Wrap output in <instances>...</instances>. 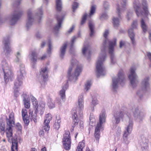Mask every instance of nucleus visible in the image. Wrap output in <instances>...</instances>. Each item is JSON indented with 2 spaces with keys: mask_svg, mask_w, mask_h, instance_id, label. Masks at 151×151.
Here are the masks:
<instances>
[{
  "mask_svg": "<svg viewBox=\"0 0 151 151\" xmlns=\"http://www.w3.org/2000/svg\"><path fill=\"white\" fill-rule=\"evenodd\" d=\"M109 34L108 30H106L104 34V36L106 38L102 45L101 47V52L99 55L96 61V67L97 76H104L106 74L105 68L104 64V62L106 58V50L107 46V43H109V51L111 55V63L113 64L115 63L114 58V46L115 45L116 42V39H114L112 41H109L107 37Z\"/></svg>",
  "mask_w": 151,
  "mask_h": 151,
  "instance_id": "f257e3e1",
  "label": "nucleus"
},
{
  "mask_svg": "<svg viewBox=\"0 0 151 151\" xmlns=\"http://www.w3.org/2000/svg\"><path fill=\"white\" fill-rule=\"evenodd\" d=\"M122 118H126V121L128 123L123 135L124 142L127 145L129 143L127 137L131 133L133 125V122L131 116H129L123 111H117L114 113L112 121L114 124H117L120 122V119Z\"/></svg>",
  "mask_w": 151,
  "mask_h": 151,
  "instance_id": "f03ea898",
  "label": "nucleus"
},
{
  "mask_svg": "<svg viewBox=\"0 0 151 151\" xmlns=\"http://www.w3.org/2000/svg\"><path fill=\"white\" fill-rule=\"evenodd\" d=\"M82 70L81 66L79 65L78 62L75 59L71 60V65L70 66L68 72V75L70 81L75 82L78 79Z\"/></svg>",
  "mask_w": 151,
  "mask_h": 151,
  "instance_id": "7ed1b4c3",
  "label": "nucleus"
},
{
  "mask_svg": "<svg viewBox=\"0 0 151 151\" xmlns=\"http://www.w3.org/2000/svg\"><path fill=\"white\" fill-rule=\"evenodd\" d=\"M6 133L8 141L11 142L12 137V127L14 125V114L12 112L9 114V117L6 118Z\"/></svg>",
  "mask_w": 151,
  "mask_h": 151,
  "instance_id": "20e7f679",
  "label": "nucleus"
},
{
  "mask_svg": "<svg viewBox=\"0 0 151 151\" xmlns=\"http://www.w3.org/2000/svg\"><path fill=\"white\" fill-rule=\"evenodd\" d=\"M78 115L77 114V111L73 110L72 111V118L75 125L78 124L79 120L78 116L82 118L83 116V110L84 108V101L83 96L81 95L79 97L78 101Z\"/></svg>",
  "mask_w": 151,
  "mask_h": 151,
  "instance_id": "39448f33",
  "label": "nucleus"
},
{
  "mask_svg": "<svg viewBox=\"0 0 151 151\" xmlns=\"http://www.w3.org/2000/svg\"><path fill=\"white\" fill-rule=\"evenodd\" d=\"M106 112L105 110H102L99 115V122H98L95 127V136L97 139H99L100 137V131L102 129L103 124L106 122Z\"/></svg>",
  "mask_w": 151,
  "mask_h": 151,
  "instance_id": "423d86ee",
  "label": "nucleus"
},
{
  "mask_svg": "<svg viewBox=\"0 0 151 151\" xmlns=\"http://www.w3.org/2000/svg\"><path fill=\"white\" fill-rule=\"evenodd\" d=\"M136 4H134V8L135 10V12L138 17H139L141 15L147 17L149 14L148 9V6L146 0H142V4L143 6V11L139 13L140 9V4L139 1Z\"/></svg>",
  "mask_w": 151,
  "mask_h": 151,
  "instance_id": "0eeeda50",
  "label": "nucleus"
},
{
  "mask_svg": "<svg viewBox=\"0 0 151 151\" xmlns=\"http://www.w3.org/2000/svg\"><path fill=\"white\" fill-rule=\"evenodd\" d=\"M25 74L24 66L23 64H21L20 66L19 70L18 72L17 79L14 82V88L18 89L22 85Z\"/></svg>",
  "mask_w": 151,
  "mask_h": 151,
  "instance_id": "6e6552de",
  "label": "nucleus"
},
{
  "mask_svg": "<svg viewBox=\"0 0 151 151\" xmlns=\"http://www.w3.org/2000/svg\"><path fill=\"white\" fill-rule=\"evenodd\" d=\"M121 4L122 5V9H120V7L118 5H117L116 6L117 12L118 14V17H114L112 19L114 27L115 28H117L119 26L120 22L121 19V18L120 16V14L122 10L125 8V6L126 5V0H122Z\"/></svg>",
  "mask_w": 151,
  "mask_h": 151,
  "instance_id": "1a4fd4ad",
  "label": "nucleus"
},
{
  "mask_svg": "<svg viewBox=\"0 0 151 151\" xmlns=\"http://www.w3.org/2000/svg\"><path fill=\"white\" fill-rule=\"evenodd\" d=\"M22 10L17 8L11 13L9 19V23L11 25H14L22 14Z\"/></svg>",
  "mask_w": 151,
  "mask_h": 151,
  "instance_id": "9d476101",
  "label": "nucleus"
},
{
  "mask_svg": "<svg viewBox=\"0 0 151 151\" xmlns=\"http://www.w3.org/2000/svg\"><path fill=\"white\" fill-rule=\"evenodd\" d=\"M135 67H132L130 70V73L128 76L131 85L133 88L136 87L139 82L137 76L135 72Z\"/></svg>",
  "mask_w": 151,
  "mask_h": 151,
  "instance_id": "9b49d317",
  "label": "nucleus"
},
{
  "mask_svg": "<svg viewBox=\"0 0 151 151\" xmlns=\"http://www.w3.org/2000/svg\"><path fill=\"white\" fill-rule=\"evenodd\" d=\"M112 89L115 91L117 88L119 83L122 85L125 82V78L122 71L119 72L118 78H114L112 79Z\"/></svg>",
  "mask_w": 151,
  "mask_h": 151,
  "instance_id": "f8f14e48",
  "label": "nucleus"
},
{
  "mask_svg": "<svg viewBox=\"0 0 151 151\" xmlns=\"http://www.w3.org/2000/svg\"><path fill=\"white\" fill-rule=\"evenodd\" d=\"M70 133L69 131L65 132L64 134L63 139V143L64 149L66 150H68L70 147L71 139Z\"/></svg>",
  "mask_w": 151,
  "mask_h": 151,
  "instance_id": "ddd939ff",
  "label": "nucleus"
},
{
  "mask_svg": "<svg viewBox=\"0 0 151 151\" xmlns=\"http://www.w3.org/2000/svg\"><path fill=\"white\" fill-rule=\"evenodd\" d=\"M30 97L34 109H35V111L38 112L39 111L41 112L43 111L44 110L45 107V103L44 102L42 103L39 107L38 103L36 99L31 95Z\"/></svg>",
  "mask_w": 151,
  "mask_h": 151,
  "instance_id": "4468645a",
  "label": "nucleus"
},
{
  "mask_svg": "<svg viewBox=\"0 0 151 151\" xmlns=\"http://www.w3.org/2000/svg\"><path fill=\"white\" fill-rule=\"evenodd\" d=\"M4 45V52L6 55H8L11 51L12 49L10 46V40L8 37H5L3 41Z\"/></svg>",
  "mask_w": 151,
  "mask_h": 151,
  "instance_id": "2eb2a0df",
  "label": "nucleus"
},
{
  "mask_svg": "<svg viewBox=\"0 0 151 151\" xmlns=\"http://www.w3.org/2000/svg\"><path fill=\"white\" fill-rule=\"evenodd\" d=\"M149 80V77H146L142 80L141 83V88L143 91H146L150 88Z\"/></svg>",
  "mask_w": 151,
  "mask_h": 151,
  "instance_id": "dca6fc26",
  "label": "nucleus"
},
{
  "mask_svg": "<svg viewBox=\"0 0 151 151\" xmlns=\"http://www.w3.org/2000/svg\"><path fill=\"white\" fill-rule=\"evenodd\" d=\"M3 72L4 73V79L5 82L7 83L9 80L12 81L14 78V75L11 69L5 70Z\"/></svg>",
  "mask_w": 151,
  "mask_h": 151,
  "instance_id": "f3484780",
  "label": "nucleus"
},
{
  "mask_svg": "<svg viewBox=\"0 0 151 151\" xmlns=\"http://www.w3.org/2000/svg\"><path fill=\"white\" fill-rule=\"evenodd\" d=\"M34 19L32 16V13L31 9H29L27 12V19L26 23V27L28 28L32 24Z\"/></svg>",
  "mask_w": 151,
  "mask_h": 151,
  "instance_id": "a211bd4d",
  "label": "nucleus"
},
{
  "mask_svg": "<svg viewBox=\"0 0 151 151\" xmlns=\"http://www.w3.org/2000/svg\"><path fill=\"white\" fill-rule=\"evenodd\" d=\"M131 112L132 113L133 116L136 118L140 119L144 116L142 112H140L137 108L135 107L132 109Z\"/></svg>",
  "mask_w": 151,
  "mask_h": 151,
  "instance_id": "6ab92c4d",
  "label": "nucleus"
},
{
  "mask_svg": "<svg viewBox=\"0 0 151 151\" xmlns=\"http://www.w3.org/2000/svg\"><path fill=\"white\" fill-rule=\"evenodd\" d=\"M47 68L46 67L41 68L39 77L43 81H45L47 77Z\"/></svg>",
  "mask_w": 151,
  "mask_h": 151,
  "instance_id": "aec40b11",
  "label": "nucleus"
},
{
  "mask_svg": "<svg viewBox=\"0 0 151 151\" xmlns=\"http://www.w3.org/2000/svg\"><path fill=\"white\" fill-rule=\"evenodd\" d=\"M64 17L57 16L56 19L58 21V24L56 25L54 28V31L55 32L58 31L61 27V24L63 21Z\"/></svg>",
  "mask_w": 151,
  "mask_h": 151,
  "instance_id": "412c9836",
  "label": "nucleus"
},
{
  "mask_svg": "<svg viewBox=\"0 0 151 151\" xmlns=\"http://www.w3.org/2000/svg\"><path fill=\"white\" fill-rule=\"evenodd\" d=\"M148 140L144 137L142 138V141L141 142L142 149L143 151H145L148 146Z\"/></svg>",
  "mask_w": 151,
  "mask_h": 151,
  "instance_id": "4be33fe9",
  "label": "nucleus"
},
{
  "mask_svg": "<svg viewBox=\"0 0 151 151\" xmlns=\"http://www.w3.org/2000/svg\"><path fill=\"white\" fill-rule=\"evenodd\" d=\"M29 55L31 61L33 64H34L37 61V54L35 50L31 51Z\"/></svg>",
  "mask_w": 151,
  "mask_h": 151,
  "instance_id": "5701e85b",
  "label": "nucleus"
},
{
  "mask_svg": "<svg viewBox=\"0 0 151 151\" xmlns=\"http://www.w3.org/2000/svg\"><path fill=\"white\" fill-rule=\"evenodd\" d=\"M24 97L23 101L24 107L27 109H29L30 107L29 96L26 94H24Z\"/></svg>",
  "mask_w": 151,
  "mask_h": 151,
  "instance_id": "b1692460",
  "label": "nucleus"
},
{
  "mask_svg": "<svg viewBox=\"0 0 151 151\" xmlns=\"http://www.w3.org/2000/svg\"><path fill=\"white\" fill-rule=\"evenodd\" d=\"M68 86V83L67 82L62 87V89L60 91V94L62 97V101L65 97V91Z\"/></svg>",
  "mask_w": 151,
  "mask_h": 151,
  "instance_id": "393cba45",
  "label": "nucleus"
},
{
  "mask_svg": "<svg viewBox=\"0 0 151 151\" xmlns=\"http://www.w3.org/2000/svg\"><path fill=\"white\" fill-rule=\"evenodd\" d=\"M128 33L132 44L133 45H135L136 42L134 39L135 35L133 32V29H129L128 30Z\"/></svg>",
  "mask_w": 151,
  "mask_h": 151,
  "instance_id": "a878e982",
  "label": "nucleus"
},
{
  "mask_svg": "<svg viewBox=\"0 0 151 151\" xmlns=\"http://www.w3.org/2000/svg\"><path fill=\"white\" fill-rule=\"evenodd\" d=\"M12 144L11 147L12 151H18L17 149V138H14L12 139Z\"/></svg>",
  "mask_w": 151,
  "mask_h": 151,
  "instance_id": "bb28decb",
  "label": "nucleus"
},
{
  "mask_svg": "<svg viewBox=\"0 0 151 151\" xmlns=\"http://www.w3.org/2000/svg\"><path fill=\"white\" fill-rule=\"evenodd\" d=\"M43 12L42 9L38 10V12L36 13L35 16V20H37L39 22H40L42 17Z\"/></svg>",
  "mask_w": 151,
  "mask_h": 151,
  "instance_id": "cd10ccee",
  "label": "nucleus"
},
{
  "mask_svg": "<svg viewBox=\"0 0 151 151\" xmlns=\"http://www.w3.org/2000/svg\"><path fill=\"white\" fill-rule=\"evenodd\" d=\"M82 52L83 54L85 56L87 55L88 56L90 55L91 53L88 47L84 45L82 50Z\"/></svg>",
  "mask_w": 151,
  "mask_h": 151,
  "instance_id": "c85d7f7f",
  "label": "nucleus"
},
{
  "mask_svg": "<svg viewBox=\"0 0 151 151\" xmlns=\"http://www.w3.org/2000/svg\"><path fill=\"white\" fill-rule=\"evenodd\" d=\"M1 67L3 71L11 69L10 67L9 66L7 62L5 60H3L2 62Z\"/></svg>",
  "mask_w": 151,
  "mask_h": 151,
  "instance_id": "c756f323",
  "label": "nucleus"
},
{
  "mask_svg": "<svg viewBox=\"0 0 151 151\" xmlns=\"http://www.w3.org/2000/svg\"><path fill=\"white\" fill-rule=\"evenodd\" d=\"M141 26L143 32H146L147 30V26L144 19H142L140 21Z\"/></svg>",
  "mask_w": 151,
  "mask_h": 151,
  "instance_id": "7c9ffc66",
  "label": "nucleus"
},
{
  "mask_svg": "<svg viewBox=\"0 0 151 151\" xmlns=\"http://www.w3.org/2000/svg\"><path fill=\"white\" fill-rule=\"evenodd\" d=\"M33 111L31 110V109H29V116H31L32 119L35 123H36L37 122V112L35 111V113L33 115L32 114Z\"/></svg>",
  "mask_w": 151,
  "mask_h": 151,
  "instance_id": "2f4dec72",
  "label": "nucleus"
},
{
  "mask_svg": "<svg viewBox=\"0 0 151 151\" xmlns=\"http://www.w3.org/2000/svg\"><path fill=\"white\" fill-rule=\"evenodd\" d=\"M56 8L58 11H61L62 9V4L61 0H56Z\"/></svg>",
  "mask_w": 151,
  "mask_h": 151,
  "instance_id": "473e14b6",
  "label": "nucleus"
},
{
  "mask_svg": "<svg viewBox=\"0 0 151 151\" xmlns=\"http://www.w3.org/2000/svg\"><path fill=\"white\" fill-rule=\"evenodd\" d=\"M66 46V44H65L62 46L60 49V57L61 58H63L65 55Z\"/></svg>",
  "mask_w": 151,
  "mask_h": 151,
  "instance_id": "72a5a7b5",
  "label": "nucleus"
},
{
  "mask_svg": "<svg viewBox=\"0 0 151 151\" xmlns=\"http://www.w3.org/2000/svg\"><path fill=\"white\" fill-rule=\"evenodd\" d=\"M16 58L14 59V61L15 63H19L21 61V52L20 51L17 52L15 55Z\"/></svg>",
  "mask_w": 151,
  "mask_h": 151,
  "instance_id": "f704fd0d",
  "label": "nucleus"
},
{
  "mask_svg": "<svg viewBox=\"0 0 151 151\" xmlns=\"http://www.w3.org/2000/svg\"><path fill=\"white\" fill-rule=\"evenodd\" d=\"M5 124L3 121L0 122V133L1 134H4L5 132Z\"/></svg>",
  "mask_w": 151,
  "mask_h": 151,
  "instance_id": "c9c22d12",
  "label": "nucleus"
},
{
  "mask_svg": "<svg viewBox=\"0 0 151 151\" xmlns=\"http://www.w3.org/2000/svg\"><path fill=\"white\" fill-rule=\"evenodd\" d=\"M89 27L91 32L90 36L91 37H92L94 32V25L91 21H90L89 22Z\"/></svg>",
  "mask_w": 151,
  "mask_h": 151,
  "instance_id": "e433bc0d",
  "label": "nucleus"
},
{
  "mask_svg": "<svg viewBox=\"0 0 151 151\" xmlns=\"http://www.w3.org/2000/svg\"><path fill=\"white\" fill-rule=\"evenodd\" d=\"M45 119L44 120V123H49L52 118V117L51 114H48L46 115Z\"/></svg>",
  "mask_w": 151,
  "mask_h": 151,
  "instance_id": "4c0bfd02",
  "label": "nucleus"
},
{
  "mask_svg": "<svg viewBox=\"0 0 151 151\" xmlns=\"http://www.w3.org/2000/svg\"><path fill=\"white\" fill-rule=\"evenodd\" d=\"M61 120L60 119H58L55 121L54 127L56 129H58L60 127V123Z\"/></svg>",
  "mask_w": 151,
  "mask_h": 151,
  "instance_id": "58836bf2",
  "label": "nucleus"
},
{
  "mask_svg": "<svg viewBox=\"0 0 151 151\" xmlns=\"http://www.w3.org/2000/svg\"><path fill=\"white\" fill-rule=\"evenodd\" d=\"M91 84L92 83L91 81H87L85 84V90L86 91H88L90 89Z\"/></svg>",
  "mask_w": 151,
  "mask_h": 151,
  "instance_id": "ea45409f",
  "label": "nucleus"
},
{
  "mask_svg": "<svg viewBox=\"0 0 151 151\" xmlns=\"http://www.w3.org/2000/svg\"><path fill=\"white\" fill-rule=\"evenodd\" d=\"M96 9V6L94 5L91 6L89 16L91 17L95 13Z\"/></svg>",
  "mask_w": 151,
  "mask_h": 151,
  "instance_id": "a19ab883",
  "label": "nucleus"
},
{
  "mask_svg": "<svg viewBox=\"0 0 151 151\" xmlns=\"http://www.w3.org/2000/svg\"><path fill=\"white\" fill-rule=\"evenodd\" d=\"M47 104L48 106L50 108H52L55 107L54 104L52 102L51 99H48Z\"/></svg>",
  "mask_w": 151,
  "mask_h": 151,
  "instance_id": "79ce46f5",
  "label": "nucleus"
},
{
  "mask_svg": "<svg viewBox=\"0 0 151 151\" xmlns=\"http://www.w3.org/2000/svg\"><path fill=\"white\" fill-rule=\"evenodd\" d=\"M79 4L78 3L74 2L72 5L73 11L74 12L75 10L78 7Z\"/></svg>",
  "mask_w": 151,
  "mask_h": 151,
  "instance_id": "37998d69",
  "label": "nucleus"
},
{
  "mask_svg": "<svg viewBox=\"0 0 151 151\" xmlns=\"http://www.w3.org/2000/svg\"><path fill=\"white\" fill-rule=\"evenodd\" d=\"M27 111L24 109H22V117L27 116Z\"/></svg>",
  "mask_w": 151,
  "mask_h": 151,
  "instance_id": "c03bdc74",
  "label": "nucleus"
},
{
  "mask_svg": "<svg viewBox=\"0 0 151 151\" xmlns=\"http://www.w3.org/2000/svg\"><path fill=\"white\" fill-rule=\"evenodd\" d=\"M44 128L45 131L47 132L50 129V127L49 125V123H44Z\"/></svg>",
  "mask_w": 151,
  "mask_h": 151,
  "instance_id": "a18cd8bd",
  "label": "nucleus"
},
{
  "mask_svg": "<svg viewBox=\"0 0 151 151\" xmlns=\"http://www.w3.org/2000/svg\"><path fill=\"white\" fill-rule=\"evenodd\" d=\"M76 39V37L75 36L73 37L72 38V39L71 40V43L70 44V48L71 49L73 48L74 43L75 42V41Z\"/></svg>",
  "mask_w": 151,
  "mask_h": 151,
  "instance_id": "49530a36",
  "label": "nucleus"
},
{
  "mask_svg": "<svg viewBox=\"0 0 151 151\" xmlns=\"http://www.w3.org/2000/svg\"><path fill=\"white\" fill-rule=\"evenodd\" d=\"M87 15L86 14H85L83 16L81 22V25L85 23L87 18Z\"/></svg>",
  "mask_w": 151,
  "mask_h": 151,
  "instance_id": "de8ad7c7",
  "label": "nucleus"
},
{
  "mask_svg": "<svg viewBox=\"0 0 151 151\" xmlns=\"http://www.w3.org/2000/svg\"><path fill=\"white\" fill-rule=\"evenodd\" d=\"M22 118L24 123L25 124L28 125L29 122V121L27 116L24 117Z\"/></svg>",
  "mask_w": 151,
  "mask_h": 151,
  "instance_id": "09e8293b",
  "label": "nucleus"
},
{
  "mask_svg": "<svg viewBox=\"0 0 151 151\" xmlns=\"http://www.w3.org/2000/svg\"><path fill=\"white\" fill-rule=\"evenodd\" d=\"M48 46L49 49L48 50L47 52L48 53H50V52L51 50L52 49V42L50 40L49 41Z\"/></svg>",
  "mask_w": 151,
  "mask_h": 151,
  "instance_id": "8fccbe9b",
  "label": "nucleus"
},
{
  "mask_svg": "<svg viewBox=\"0 0 151 151\" xmlns=\"http://www.w3.org/2000/svg\"><path fill=\"white\" fill-rule=\"evenodd\" d=\"M108 17V16L107 14L105 12L103 13L101 15V19H106Z\"/></svg>",
  "mask_w": 151,
  "mask_h": 151,
  "instance_id": "3c124183",
  "label": "nucleus"
},
{
  "mask_svg": "<svg viewBox=\"0 0 151 151\" xmlns=\"http://www.w3.org/2000/svg\"><path fill=\"white\" fill-rule=\"evenodd\" d=\"M84 143L83 142H81L79 143L78 147V148H81L83 149V148L84 147Z\"/></svg>",
  "mask_w": 151,
  "mask_h": 151,
  "instance_id": "603ef678",
  "label": "nucleus"
},
{
  "mask_svg": "<svg viewBox=\"0 0 151 151\" xmlns=\"http://www.w3.org/2000/svg\"><path fill=\"white\" fill-rule=\"evenodd\" d=\"M98 104V101L96 99H93L92 102L93 107Z\"/></svg>",
  "mask_w": 151,
  "mask_h": 151,
  "instance_id": "864d4df0",
  "label": "nucleus"
},
{
  "mask_svg": "<svg viewBox=\"0 0 151 151\" xmlns=\"http://www.w3.org/2000/svg\"><path fill=\"white\" fill-rule=\"evenodd\" d=\"M137 25V20H134L132 25V26L133 28H134L136 27Z\"/></svg>",
  "mask_w": 151,
  "mask_h": 151,
  "instance_id": "5fc2aeb1",
  "label": "nucleus"
},
{
  "mask_svg": "<svg viewBox=\"0 0 151 151\" xmlns=\"http://www.w3.org/2000/svg\"><path fill=\"white\" fill-rule=\"evenodd\" d=\"M104 8L105 11L109 9V5L107 2H105L104 4Z\"/></svg>",
  "mask_w": 151,
  "mask_h": 151,
  "instance_id": "6e6d98bb",
  "label": "nucleus"
},
{
  "mask_svg": "<svg viewBox=\"0 0 151 151\" xmlns=\"http://www.w3.org/2000/svg\"><path fill=\"white\" fill-rule=\"evenodd\" d=\"M63 100L62 101V99H61L60 98H57L56 99L57 103L59 104H60L63 101Z\"/></svg>",
  "mask_w": 151,
  "mask_h": 151,
  "instance_id": "4d7b16f0",
  "label": "nucleus"
},
{
  "mask_svg": "<svg viewBox=\"0 0 151 151\" xmlns=\"http://www.w3.org/2000/svg\"><path fill=\"white\" fill-rule=\"evenodd\" d=\"M17 89L14 88V96L16 97H17L19 95V93Z\"/></svg>",
  "mask_w": 151,
  "mask_h": 151,
  "instance_id": "13d9d810",
  "label": "nucleus"
},
{
  "mask_svg": "<svg viewBox=\"0 0 151 151\" xmlns=\"http://www.w3.org/2000/svg\"><path fill=\"white\" fill-rule=\"evenodd\" d=\"M75 27V25H73L72 26V27H71V28L68 31V32L69 33H71L72 32V31H73V30L74 29Z\"/></svg>",
  "mask_w": 151,
  "mask_h": 151,
  "instance_id": "bf43d9fd",
  "label": "nucleus"
},
{
  "mask_svg": "<svg viewBox=\"0 0 151 151\" xmlns=\"http://www.w3.org/2000/svg\"><path fill=\"white\" fill-rule=\"evenodd\" d=\"M16 127H17V129H18L19 130L21 131L22 129V126L21 124L19 123H18L16 125Z\"/></svg>",
  "mask_w": 151,
  "mask_h": 151,
  "instance_id": "052dcab7",
  "label": "nucleus"
},
{
  "mask_svg": "<svg viewBox=\"0 0 151 151\" xmlns=\"http://www.w3.org/2000/svg\"><path fill=\"white\" fill-rule=\"evenodd\" d=\"M36 36L37 38H40L42 36L41 34L39 32L37 33L36 34Z\"/></svg>",
  "mask_w": 151,
  "mask_h": 151,
  "instance_id": "680f3d73",
  "label": "nucleus"
},
{
  "mask_svg": "<svg viewBox=\"0 0 151 151\" xmlns=\"http://www.w3.org/2000/svg\"><path fill=\"white\" fill-rule=\"evenodd\" d=\"M39 134L40 136H43L44 134V131L43 130H41L40 131Z\"/></svg>",
  "mask_w": 151,
  "mask_h": 151,
  "instance_id": "e2e57ef3",
  "label": "nucleus"
},
{
  "mask_svg": "<svg viewBox=\"0 0 151 151\" xmlns=\"http://www.w3.org/2000/svg\"><path fill=\"white\" fill-rule=\"evenodd\" d=\"M132 15V14L131 12H129L127 14V18L128 20H129L130 18L129 17L131 16Z\"/></svg>",
  "mask_w": 151,
  "mask_h": 151,
  "instance_id": "0e129e2a",
  "label": "nucleus"
},
{
  "mask_svg": "<svg viewBox=\"0 0 151 151\" xmlns=\"http://www.w3.org/2000/svg\"><path fill=\"white\" fill-rule=\"evenodd\" d=\"M125 44L124 42L121 41L120 42V47L121 48Z\"/></svg>",
  "mask_w": 151,
  "mask_h": 151,
  "instance_id": "69168bd1",
  "label": "nucleus"
},
{
  "mask_svg": "<svg viewBox=\"0 0 151 151\" xmlns=\"http://www.w3.org/2000/svg\"><path fill=\"white\" fill-rule=\"evenodd\" d=\"M80 127L81 128H82L83 126V122H80L79 124Z\"/></svg>",
  "mask_w": 151,
  "mask_h": 151,
  "instance_id": "338daca9",
  "label": "nucleus"
},
{
  "mask_svg": "<svg viewBox=\"0 0 151 151\" xmlns=\"http://www.w3.org/2000/svg\"><path fill=\"white\" fill-rule=\"evenodd\" d=\"M46 58V56L45 55H43L40 58V59L41 60H43Z\"/></svg>",
  "mask_w": 151,
  "mask_h": 151,
  "instance_id": "774afa93",
  "label": "nucleus"
}]
</instances>
